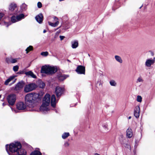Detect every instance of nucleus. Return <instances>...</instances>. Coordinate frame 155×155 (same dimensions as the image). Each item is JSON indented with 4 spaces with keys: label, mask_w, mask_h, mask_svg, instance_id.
Masks as SVG:
<instances>
[{
    "label": "nucleus",
    "mask_w": 155,
    "mask_h": 155,
    "mask_svg": "<svg viewBox=\"0 0 155 155\" xmlns=\"http://www.w3.org/2000/svg\"><path fill=\"white\" fill-rule=\"evenodd\" d=\"M41 96L38 93H29L25 96V104L22 102H19L16 104L17 108L19 110H24L26 108H30V111L34 110L32 109L37 105V103L41 101Z\"/></svg>",
    "instance_id": "f257e3e1"
},
{
    "label": "nucleus",
    "mask_w": 155,
    "mask_h": 155,
    "mask_svg": "<svg viewBox=\"0 0 155 155\" xmlns=\"http://www.w3.org/2000/svg\"><path fill=\"white\" fill-rule=\"evenodd\" d=\"M21 144L20 142H15L10 144L9 145H6V149L9 155H13V153H16L18 155H25L26 150L21 148Z\"/></svg>",
    "instance_id": "f03ea898"
},
{
    "label": "nucleus",
    "mask_w": 155,
    "mask_h": 155,
    "mask_svg": "<svg viewBox=\"0 0 155 155\" xmlns=\"http://www.w3.org/2000/svg\"><path fill=\"white\" fill-rule=\"evenodd\" d=\"M57 71V68H56L49 65H45L42 67L41 72L42 73L50 74L54 73Z\"/></svg>",
    "instance_id": "7ed1b4c3"
},
{
    "label": "nucleus",
    "mask_w": 155,
    "mask_h": 155,
    "mask_svg": "<svg viewBox=\"0 0 155 155\" xmlns=\"http://www.w3.org/2000/svg\"><path fill=\"white\" fill-rule=\"evenodd\" d=\"M7 99L9 105L13 106L15 104L16 99V97L15 95L14 94H11L8 95Z\"/></svg>",
    "instance_id": "20e7f679"
},
{
    "label": "nucleus",
    "mask_w": 155,
    "mask_h": 155,
    "mask_svg": "<svg viewBox=\"0 0 155 155\" xmlns=\"http://www.w3.org/2000/svg\"><path fill=\"white\" fill-rule=\"evenodd\" d=\"M37 87V85L34 83L26 85L24 87V91L25 92H28L35 90Z\"/></svg>",
    "instance_id": "39448f33"
},
{
    "label": "nucleus",
    "mask_w": 155,
    "mask_h": 155,
    "mask_svg": "<svg viewBox=\"0 0 155 155\" xmlns=\"http://www.w3.org/2000/svg\"><path fill=\"white\" fill-rule=\"evenodd\" d=\"M154 63H155V57L153 59L148 58L147 59L145 63V65L146 67H150Z\"/></svg>",
    "instance_id": "423d86ee"
},
{
    "label": "nucleus",
    "mask_w": 155,
    "mask_h": 155,
    "mask_svg": "<svg viewBox=\"0 0 155 155\" xmlns=\"http://www.w3.org/2000/svg\"><path fill=\"white\" fill-rule=\"evenodd\" d=\"M64 89L63 87H57L55 89V93L58 97H60L63 94Z\"/></svg>",
    "instance_id": "0eeeda50"
},
{
    "label": "nucleus",
    "mask_w": 155,
    "mask_h": 155,
    "mask_svg": "<svg viewBox=\"0 0 155 155\" xmlns=\"http://www.w3.org/2000/svg\"><path fill=\"white\" fill-rule=\"evenodd\" d=\"M76 71L78 74H84L85 73V67L82 66H78L76 70Z\"/></svg>",
    "instance_id": "6e6552de"
},
{
    "label": "nucleus",
    "mask_w": 155,
    "mask_h": 155,
    "mask_svg": "<svg viewBox=\"0 0 155 155\" xmlns=\"http://www.w3.org/2000/svg\"><path fill=\"white\" fill-rule=\"evenodd\" d=\"M50 95L49 94H46L44 96L43 103L49 105L50 102Z\"/></svg>",
    "instance_id": "1a4fd4ad"
},
{
    "label": "nucleus",
    "mask_w": 155,
    "mask_h": 155,
    "mask_svg": "<svg viewBox=\"0 0 155 155\" xmlns=\"http://www.w3.org/2000/svg\"><path fill=\"white\" fill-rule=\"evenodd\" d=\"M53 19L54 21H55L54 23H52L50 21H48V24L51 26L55 27L58 26L59 23V22L58 21V18L57 17L54 16L53 17Z\"/></svg>",
    "instance_id": "9d476101"
},
{
    "label": "nucleus",
    "mask_w": 155,
    "mask_h": 155,
    "mask_svg": "<svg viewBox=\"0 0 155 155\" xmlns=\"http://www.w3.org/2000/svg\"><path fill=\"white\" fill-rule=\"evenodd\" d=\"M15 76H11L9 77L8 78L5 82L4 83V84L5 85H8L9 82H10L11 81H12V84H13L15 83V82L16 79L15 78Z\"/></svg>",
    "instance_id": "9b49d317"
},
{
    "label": "nucleus",
    "mask_w": 155,
    "mask_h": 155,
    "mask_svg": "<svg viewBox=\"0 0 155 155\" xmlns=\"http://www.w3.org/2000/svg\"><path fill=\"white\" fill-rule=\"evenodd\" d=\"M24 85L25 83L23 81H21L16 85L15 89L16 91L19 90L22 88Z\"/></svg>",
    "instance_id": "f8f14e48"
},
{
    "label": "nucleus",
    "mask_w": 155,
    "mask_h": 155,
    "mask_svg": "<svg viewBox=\"0 0 155 155\" xmlns=\"http://www.w3.org/2000/svg\"><path fill=\"white\" fill-rule=\"evenodd\" d=\"M43 103L42 105L40 107V110L41 111H48L49 110L48 106L49 105Z\"/></svg>",
    "instance_id": "ddd939ff"
},
{
    "label": "nucleus",
    "mask_w": 155,
    "mask_h": 155,
    "mask_svg": "<svg viewBox=\"0 0 155 155\" xmlns=\"http://www.w3.org/2000/svg\"><path fill=\"white\" fill-rule=\"evenodd\" d=\"M43 15L41 14H38L35 17L36 20L40 24L42 23L43 20Z\"/></svg>",
    "instance_id": "4468645a"
},
{
    "label": "nucleus",
    "mask_w": 155,
    "mask_h": 155,
    "mask_svg": "<svg viewBox=\"0 0 155 155\" xmlns=\"http://www.w3.org/2000/svg\"><path fill=\"white\" fill-rule=\"evenodd\" d=\"M140 114V107L139 106H137L135 107L134 112V115L137 118L139 117Z\"/></svg>",
    "instance_id": "2eb2a0df"
},
{
    "label": "nucleus",
    "mask_w": 155,
    "mask_h": 155,
    "mask_svg": "<svg viewBox=\"0 0 155 155\" xmlns=\"http://www.w3.org/2000/svg\"><path fill=\"white\" fill-rule=\"evenodd\" d=\"M51 105L53 107L55 106L56 104V98L54 95H52L51 97Z\"/></svg>",
    "instance_id": "dca6fc26"
},
{
    "label": "nucleus",
    "mask_w": 155,
    "mask_h": 155,
    "mask_svg": "<svg viewBox=\"0 0 155 155\" xmlns=\"http://www.w3.org/2000/svg\"><path fill=\"white\" fill-rule=\"evenodd\" d=\"M68 77V75H66L61 74L58 75V78L59 80L60 81H63Z\"/></svg>",
    "instance_id": "f3484780"
},
{
    "label": "nucleus",
    "mask_w": 155,
    "mask_h": 155,
    "mask_svg": "<svg viewBox=\"0 0 155 155\" xmlns=\"http://www.w3.org/2000/svg\"><path fill=\"white\" fill-rule=\"evenodd\" d=\"M25 74L28 77H31L34 78H36V76L31 71L25 72Z\"/></svg>",
    "instance_id": "a211bd4d"
},
{
    "label": "nucleus",
    "mask_w": 155,
    "mask_h": 155,
    "mask_svg": "<svg viewBox=\"0 0 155 155\" xmlns=\"http://www.w3.org/2000/svg\"><path fill=\"white\" fill-rule=\"evenodd\" d=\"M133 136V133L132 130L130 128H128L127 130V136L128 138H130Z\"/></svg>",
    "instance_id": "6ab92c4d"
},
{
    "label": "nucleus",
    "mask_w": 155,
    "mask_h": 155,
    "mask_svg": "<svg viewBox=\"0 0 155 155\" xmlns=\"http://www.w3.org/2000/svg\"><path fill=\"white\" fill-rule=\"evenodd\" d=\"M71 47L73 48H75L78 46V42L77 41L75 40L71 42Z\"/></svg>",
    "instance_id": "aec40b11"
},
{
    "label": "nucleus",
    "mask_w": 155,
    "mask_h": 155,
    "mask_svg": "<svg viewBox=\"0 0 155 155\" xmlns=\"http://www.w3.org/2000/svg\"><path fill=\"white\" fill-rule=\"evenodd\" d=\"M62 26L63 27V29L64 30H66L70 28L69 23L67 22H65L63 24Z\"/></svg>",
    "instance_id": "412c9836"
},
{
    "label": "nucleus",
    "mask_w": 155,
    "mask_h": 155,
    "mask_svg": "<svg viewBox=\"0 0 155 155\" xmlns=\"http://www.w3.org/2000/svg\"><path fill=\"white\" fill-rule=\"evenodd\" d=\"M115 58L116 60L120 63H122L123 61L121 58L118 55H115Z\"/></svg>",
    "instance_id": "4be33fe9"
},
{
    "label": "nucleus",
    "mask_w": 155,
    "mask_h": 155,
    "mask_svg": "<svg viewBox=\"0 0 155 155\" xmlns=\"http://www.w3.org/2000/svg\"><path fill=\"white\" fill-rule=\"evenodd\" d=\"M16 6L15 4L12 3L10 5L9 7V9L11 11H13L15 10Z\"/></svg>",
    "instance_id": "5701e85b"
},
{
    "label": "nucleus",
    "mask_w": 155,
    "mask_h": 155,
    "mask_svg": "<svg viewBox=\"0 0 155 155\" xmlns=\"http://www.w3.org/2000/svg\"><path fill=\"white\" fill-rule=\"evenodd\" d=\"M17 18V21H19L24 17V15L23 14H20L16 16Z\"/></svg>",
    "instance_id": "b1692460"
},
{
    "label": "nucleus",
    "mask_w": 155,
    "mask_h": 155,
    "mask_svg": "<svg viewBox=\"0 0 155 155\" xmlns=\"http://www.w3.org/2000/svg\"><path fill=\"white\" fill-rule=\"evenodd\" d=\"M109 83L111 86L115 87L117 85L116 81L114 80H111L109 81Z\"/></svg>",
    "instance_id": "393cba45"
},
{
    "label": "nucleus",
    "mask_w": 155,
    "mask_h": 155,
    "mask_svg": "<svg viewBox=\"0 0 155 155\" xmlns=\"http://www.w3.org/2000/svg\"><path fill=\"white\" fill-rule=\"evenodd\" d=\"M30 155H41V153L38 150H35L32 152Z\"/></svg>",
    "instance_id": "a878e982"
},
{
    "label": "nucleus",
    "mask_w": 155,
    "mask_h": 155,
    "mask_svg": "<svg viewBox=\"0 0 155 155\" xmlns=\"http://www.w3.org/2000/svg\"><path fill=\"white\" fill-rule=\"evenodd\" d=\"M143 81L144 80L143 78L142 77L140 76L139 77H138V78H137L136 81V82L137 83L139 82L143 83Z\"/></svg>",
    "instance_id": "bb28decb"
},
{
    "label": "nucleus",
    "mask_w": 155,
    "mask_h": 155,
    "mask_svg": "<svg viewBox=\"0 0 155 155\" xmlns=\"http://www.w3.org/2000/svg\"><path fill=\"white\" fill-rule=\"evenodd\" d=\"M21 8L22 10H25L27 8V5L23 3L21 5Z\"/></svg>",
    "instance_id": "cd10ccee"
},
{
    "label": "nucleus",
    "mask_w": 155,
    "mask_h": 155,
    "mask_svg": "<svg viewBox=\"0 0 155 155\" xmlns=\"http://www.w3.org/2000/svg\"><path fill=\"white\" fill-rule=\"evenodd\" d=\"M69 136V133H65L62 134V137L63 139H65L68 137Z\"/></svg>",
    "instance_id": "c85d7f7f"
},
{
    "label": "nucleus",
    "mask_w": 155,
    "mask_h": 155,
    "mask_svg": "<svg viewBox=\"0 0 155 155\" xmlns=\"http://www.w3.org/2000/svg\"><path fill=\"white\" fill-rule=\"evenodd\" d=\"M11 20L12 23H14L18 21L16 16H13L11 18Z\"/></svg>",
    "instance_id": "c756f323"
},
{
    "label": "nucleus",
    "mask_w": 155,
    "mask_h": 155,
    "mask_svg": "<svg viewBox=\"0 0 155 155\" xmlns=\"http://www.w3.org/2000/svg\"><path fill=\"white\" fill-rule=\"evenodd\" d=\"M33 47H32V46H29L25 50V51H26V53L27 54L30 51L32 50H33Z\"/></svg>",
    "instance_id": "7c9ffc66"
},
{
    "label": "nucleus",
    "mask_w": 155,
    "mask_h": 155,
    "mask_svg": "<svg viewBox=\"0 0 155 155\" xmlns=\"http://www.w3.org/2000/svg\"><path fill=\"white\" fill-rule=\"evenodd\" d=\"M142 101V97L138 95L137 96V101L139 102H141Z\"/></svg>",
    "instance_id": "2f4dec72"
},
{
    "label": "nucleus",
    "mask_w": 155,
    "mask_h": 155,
    "mask_svg": "<svg viewBox=\"0 0 155 155\" xmlns=\"http://www.w3.org/2000/svg\"><path fill=\"white\" fill-rule=\"evenodd\" d=\"M41 54L44 56H46L48 54V53L47 51L42 52L41 53Z\"/></svg>",
    "instance_id": "473e14b6"
},
{
    "label": "nucleus",
    "mask_w": 155,
    "mask_h": 155,
    "mask_svg": "<svg viewBox=\"0 0 155 155\" xmlns=\"http://www.w3.org/2000/svg\"><path fill=\"white\" fill-rule=\"evenodd\" d=\"M18 65L15 66L13 67V70L15 71L16 72L18 70Z\"/></svg>",
    "instance_id": "72a5a7b5"
},
{
    "label": "nucleus",
    "mask_w": 155,
    "mask_h": 155,
    "mask_svg": "<svg viewBox=\"0 0 155 155\" xmlns=\"http://www.w3.org/2000/svg\"><path fill=\"white\" fill-rule=\"evenodd\" d=\"M45 86V84L43 82H41L39 84V86L41 88H43Z\"/></svg>",
    "instance_id": "f704fd0d"
},
{
    "label": "nucleus",
    "mask_w": 155,
    "mask_h": 155,
    "mask_svg": "<svg viewBox=\"0 0 155 155\" xmlns=\"http://www.w3.org/2000/svg\"><path fill=\"white\" fill-rule=\"evenodd\" d=\"M17 58L12 59L11 62L12 63H14L17 62Z\"/></svg>",
    "instance_id": "c9c22d12"
},
{
    "label": "nucleus",
    "mask_w": 155,
    "mask_h": 155,
    "mask_svg": "<svg viewBox=\"0 0 155 155\" xmlns=\"http://www.w3.org/2000/svg\"><path fill=\"white\" fill-rule=\"evenodd\" d=\"M38 7V8H40L42 6L41 3L40 2H38L37 4Z\"/></svg>",
    "instance_id": "e433bc0d"
},
{
    "label": "nucleus",
    "mask_w": 155,
    "mask_h": 155,
    "mask_svg": "<svg viewBox=\"0 0 155 155\" xmlns=\"http://www.w3.org/2000/svg\"><path fill=\"white\" fill-rule=\"evenodd\" d=\"M103 127L105 129H106L107 128V125L106 124H102Z\"/></svg>",
    "instance_id": "4c0bfd02"
},
{
    "label": "nucleus",
    "mask_w": 155,
    "mask_h": 155,
    "mask_svg": "<svg viewBox=\"0 0 155 155\" xmlns=\"http://www.w3.org/2000/svg\"><path fill=\"white\" fill-rule=\"evenodd\" d=\"M4 14L0 12V21H1L2 17L4 16Z\"/></svg>",
    "instance_id": "58836bf2"
},
{
    "label": "nucleus",
    "mask_w": 155,
    "mask_h": 155,
    "mask_svg": "<svg viewBox=\"0 0 155 155\" xmlns=\"http://www.w3.org/2000/svg\"><path fill=\"white\" fill-rule=\"evenodd\" d=\"M5 25L7 27H8V26L11 24L10 23H7L6 22H4Z\"/></svg>",
    "instance_id": "ea45409f"
},
{
    "label": "nucleus",
    "mask_w": 155,
    "mask_h": 155,
    "mask_svg": "<svg viewBox=\"0 0 155 155\" xmlns=\"http://www.w3.org/2000/svg\"><path fill=\"white\" fill-rule=\"evenodd\" d=\"M69 143L68 142H65L64 144V146L65 147H68L69 146Z\"/></svg>",
    "instance_id": "a19ab883"
},
{
    "label": "nucleus",
    "mask_w": 155,
    "mask_h": 155,
    "mask_svg": "<svg viewBox=\"0 0 155 155\" xmlns=\"http://www.w3.org/2000/svg\"><path fill=\"white\" fill-rule=\"evenodd\" d=\"M64 38V36H60V39L61 40H62Z\"/></svg>",
    "instance_id": "79ce46f5"
},
{
    "label": "nucleus",
    "mask_w": 155,
    "mask_h": 155,
    "mask_svg": "<svg viewBox=\"0 0 155 155\" xmlns=\"http://www.w3.org/2000/svg\"><path fill=\"white\" fill-rule=\"evenodd\" d=\"M8 60H9V58H7L6 59V62H7L8 63H9Z\"/></svg>",
    "instance_id": "37998d69"
},
{
    "label": "nucleus",
    "mask_w": 155,
    "mask_h": 155,
    "mask_svg": "<svg viewBox=\"0 0 155 155\" xmlns=\"http://www.w3.org/2000/svg\"><path fill=\"white\" fill-rule=\"evenodd\" d=\"M46 32V30L45 29L44 30L43 32V33H45Z\"/></svg>",
    "instance_id": "c03bdc74"
},
{
    "label": "nucleus",
    "mask_w": 155,
    "mask_h": 155,
    "mask_svg": "<svg viewBox=\"0 0 155 155\" xmlns=\"http://www.w3.org/2000/svg\"><path fill=\"white\" fill-rule=\"evenodd\" d=\"M61 26H62V25L60 26V27H59L58 28H57V29H55V31L58 30V29L59 28H60Z\"/></svg>",
    "instance_id": "a18cd8bd"
},
{
    "label": "nucleus",
    "mask_w": 155,
    "mask_h": 155,
    "mask_svg": "<svg viewBox=\"0 0 155 155\" xmlns=\"http://www.w3.org/2000/svg\"><path fill=\"white\" fill-rule=\"evenodd\" d=\"M131 118V116H130L128 117V119H130Z\"/></svg>",
    "instance_id": "49530a36"
},
{
    "label": "nucleus",
    "mask_w": 155,
    "mask_h": 155,
    "mask_svg": "<svg viewBox=\"0 0 155 155\" xmlns=\"http://www.w3.org/2000/svg\"><path fill=\"white\" fill-rule=\"evenodd\" d=\"M5 104L4 103H3V106H5Z\"/></svg>",
    "instance_id": "de8ad7c7"
},
{
    "label": "nucleus",
    "mask_w": 155,
    "mask_h": 155,
    "mask_svg": "<svg viewBox=\"0 0 155 155\" xmlns=\"http://www.w3.org/2000/svg\"><path fill=\"white\" fill-rule=\"evenodd\" d=\"M61 2V1H64V0H59Z\"/></svg>",
    "instance_id": "09e8293b"
},
{
    "label": "nucleus",
    "mask_w": 155,
    "mask_h": 155,
    "mask_svg": "<svg viewBox=\"0 0 155 155\" xmlns=\"http://www.w3.org/2000/svg\"><path fill=\"white\" fill-rule=\"evenodd\" d=\"M14 110V111H15V113H17V112H16V110Z\"/></svg>",
    "instance_id": "8fccbe9b"
},
{
    "label": "nucleus",
    "mask_w": 155,
    "mask_h": 155,
    "mask_svg": "<svg viewBox=\"0 0 155 155\" xmlns=\"http://www.w3.org/2000/svg\"><path fill=\"white\" fill-rule=\"evenodd\" d=\"M67 61H69V60H68H68H67Z\"/></svg>",
    "instance_id": "3c124183"
},
{
    "label": "nucleus",
    "mask_w": 155,
    "mask_h": 155,
    "mask_svg": "<svg viewBox=\"0 0 155 155\" xmlns=\"http://www.w3.org/2000/svg\"><path fill=\"white\" fill-rule=\"evenodd\" d=\"M11 109H12V110L13 111V109L12 108H11Z\"/></svg>",
    "instance_id": "603ef678"
},
{
    "label": "nucleus",
    "mask_w": 155,
    "mask_h": 155,
    "mask_svg": "<svg viewBox=\"0 0 155 155\" xmlns=\"http://www.w3.org/2000/svg\"><path fill=\"white\" fill-rule=\"evenodd\" d=\"M142 6V5L140 8H141Z\"/></svg>",
    "instance_id": "864d4df0"
},
{
    "label": "nucleus",
    "mask_w": 155,
    "mask_h": 155,
    "mask_svg": "<svg viewBox=\"0 0 155 155\" xmlns=\"http://www.w3.org/2000/svg\"><path fill=\"white\" fill-rule=\"evenodd\" d=\"M1 95H0V98H1Z\"/></svg>",
    "instance_id": "5fc2aeb1"
}]
</instances>
